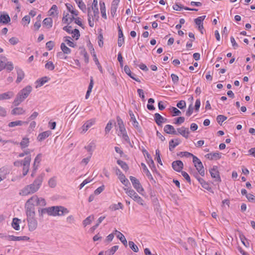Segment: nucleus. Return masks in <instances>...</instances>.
Masks as SVG:
<instances>
[{"label": "nucleus", "instance_id": "nucleus-21", "mask_svg": "<svg viewBox=\"0 0 255 255\" xmlns=\"http://www.w3.org/2000/svg\"><path fill=\"white\" fill-rule=\"evenodd\" d=\"M125 192L134 201L136 199V197L138 196V195L133 190L128 188H124Z\"/></svg>", "mask_w": 255, "mask_h": 255}, {"label": "nucleus", "instance_id": "nucleus-12", "mask_svg": "<svg viewBox=\"0 0 255 255\" xmlns=\"http://www.w3.org/2000/svg\"><path fill=\"white\" fill-rule=\"evenodd\" d=\"M129 115L130 117V121L132 122V126L137 130L139 132L142 131L141 128L139 126L138 123L137 122L135 116L131 111H129Z\"/></svg>", "mask_w": 255, "mask_h": 255}, {"label": "nucleus", "instance_id": "nucleus-29", "mask_svg": "<svg viewBox=\"0 0 255 255\" xmlns=\"http://www.w3.org/2000/svg\"><path fill=\"white\" fill-rule=\"evenodd\" d=\"M21 223V220L17 218H14L12 220L11 226L15 230L18 231L20 229L19 224Z\"/></svg>", "mask_w": 255, "mask_h": 255}, {"label": "nucleus", "instance_id": "nucleus-46", "mask_svg": "<svg viewBox=\"0 0 255 255\" xmlns=\"http://www.w3.org/2000/svg\"><path fill=\"white\" fill-rule=\"evenodd\" d=\"M117 163L121 167V168L125 171H127L128 169V164L121 160H118Z\"/></svg>", "mask_w": 255, "mask_h": 255}, {"label": "nucleus", "instance_id": "nucleus-30", "mask_svg": "<svg viewBox=\"0 0 255 255\" xmlns=\"http://www.w3.org/2000/svg\"><path fill=\"white\" fill-rule=\"evenodd\" d=\"M51 133V131L49 130L42 132L38 135L37 139L40 141H42L46 138L48 137Z\"/></svg>", "mask_w": 255, "mask_h": 255}, {"label": "nucleus", "instance_id": "nucleus-33", "mask_svg": "<svg viewBox=\"0 0 255 255\" xmlns=\"http://www.w3.org/2000/svg\"><path fill=\"white\" fill-rule=\"evenodd\" d=\"M10 20V17L7 14H2L0 15V22L3 24H6Z\"/></svg>", "mask_w": 255, "mask_h": 255}, {"label": "nucleus", "instance_id": "nucleus-36", "mask_svg": "<svg viewBox=\"0 0 255 255\" xmlns=\"http://www.w3.org/2000/svg\"><path fill=\"white\" fill-rule=\"evenodd\" d=\"M146 159L148 161V163L150 168L152 170L153 168H155L153 160H152L151 156L147 151H146Z\"/></svg>", "mask_w": 255, "mask_h": 255}, {"label": "nucleus", "instance_id": "nucleus-27", "mask_svg": "<svg viewBox=\"0 0 255 255\" xmlns=\"http://www.w3.org/2000/svg\"><path fill=\"white\" fill-rule=\"evenodd\" d=\"M29 238L27 236H20L17 237L14 236H8L7 240L9 241H22V240H28Z\"/></svg>", "mask_w": 255, "mask_h": 255}, {"label": "nucleus", "instance_id": "nucleus-28", "mask_svg": "<svg viewBox=\"0 0 255 255\" xmlns=\"http://www.w3.org/2000/svg\"><path fill=\"white\" fill-rule=\"evenodd\" d=\"M16 72H17V79L16 80V82L17 83H19L24 78L25 75H24V72L21 69H20L19 68H16Z\"/></svg>", "mask_w": 255, "mask_h": 255}, {"label": "nucleus", "instance_id": "nucleus-50", "mask_svg": "<svg viewBox=\"0 0 255 255\" xmlns=\"http://www.w3.org/2000/svg\"><path fill=\"white\" fill-rule=\"evenodd\" d=\"M93 57H94L93 60H94V62H95V64L97 65L99 71L101 72V73H103V69L98 61V59L97 57L95 52H94Z\"/></svg>", "mask_w": 255, "mask_h": 255}, {"label": "nucleus", "instance_id": "nucleus-26", "mask_svg": "<svg viewBox=\"0 0 255 255\" xmlns=\"http://www.w3.org/2000/svg\"><path fill=\"white\" fill-rule=\"evenodd\" d=\"M25 113V110L20 107L15 108L11 111V114L12 115H21L24 114Z\"/></svg>", "mask_w": 255, "mask_h": 255}, {"label": "nucleus", "instance_id": "nucleus-32", "mask_svg": "<svg viewBox=\"0 0 255 255\" xmlns=\"http://www.w3.org/2000/svg\"><path fill=\"white\" fill-rule=\"evenodd\" d=\"M206 16H201L195 18L194 19L195 23L198 25V28H203V21L204 20Z\"/></svg>", "mask_w": 255, "mask_h": 255}, {"label": "nucleus", "instance_id": "nucleus-39", "mask_svg": "<svg viewBox=\"0 0 255 255\" xmlns=\"http://www.w3.org/2000/svg\"><path fill=\"white\" fill-rule=\"evenodd\" d=\"M7 171L4 167L0 168V182L6 178Z\"/></svg>", "mask_w": 255, "mask_h": 255}, {"label": "nucleus", "instance_id": "nucleus-35", "mask_svg": "<svg viewBox=\"0 0 255 255\" xmlns=\"http://www.w3.org/2000/svg\"><path fill=\"white\" fill-rule=\"evenodd\" d=\"M49 80V78L46 76L43 77L41 78V79L38 80L36 81V83H37V86H36V88L40 87L43 85L45 83L47 82Z\"/></svg>", "mask_w": 255, "mask_h": 255}, {"label": "nucleus", "instance_id": "nucleus-48", "mask_svg": "<svg viewBox=\"0 0 255 255\" xmlns=\"http://www.w3.org/2000/svg\"><path fill=\"white\" fill-rule=\"evenodd\" d=\"M50 212V210H48V208L43 209L39 208L38 209L39 216L41 217H43V215L46 213H47L49 215V213Z\"/></svg>", "mask_w": 255, "mask_h": 255}, {"label": "nucleus", "instance_id": "nucleus-49", "mask_svg": "<svg viewBox=\"0 0 255 255\" xmlns=\"http://www.w3.org/2000/svg\"><path fill=\"white\" fill-rule=\"evenodd\" d=\"M94 219L93 215H91L86 218L83 221V225L85 227L91 224V222Z\"/></svg>", "mask_w": 255, "mask_h": 255}, {"label": "nucleus", "instance_id": "nucleus-52", "mask_svg": "<svg viewBox=\"0 0 255 255\" xmlns=\"http://www.w3.org/2000/svg\"><path fill=\"white\" fill-rule=\"evenodd\" d=\"M71 37L70 36H65L64 37V41L66 42L67 44L71 47H75L76 44L70 40Z\"/></svg>", "mask_w": 255, "mask_h": 255}, {"label": "nucleus", "instance_id": "nucleus-17", "mask_svg": "<svg viewBox=\"0 0 255 255\" xmlns=\"http://www.w3.org/2000/svg\"><path fill=\"white\" fill-rule=\"evenodd\" d=\"M164 131L167 134L175 135L178 134L174 128L170 125H167L164 126Z\"/></svg>", "mask_w": 255, "mask_h": 255}, {"label": "nucleus", "instance_id": "nucleus-43", "mask_svg": "<svg viewBox=\"0 0 255 255\" xmlns=\"http://www.w3.org/2000/svg\"><path fill=\"white\" fill-rule=\"evenodd\" d=\"M95 147V143L94 142H91L88 145L85 146L84 148L87 150V151L90 152V154L91 156Z\"/></svg>", "mask_w": 255, "mask_h": 255}, {"label": "nucleus", "instance_id": "nucleus-4", "mask_svg": "<svg viewBox=\"0 0 255 255\" xmlns=\"http://www.w3.org/2000/svg\"><path fill=\"white\" fill-rule=\"evenodd\" d=\"M48 210H50V213H49V216H62L64 214H68L69 210L63 207V206H52L48 207Z\"/></svg>", "mask_w": 255, "mask_h": 255}, {"label": "nucleus", "instance_id": "nucleus-5", "mask_svg": "<svg viewBox=\"0 0 255 255\" xmlns=\"http://www.w3.org/2000/svg\"><path fill=\"white\" fill-rule=\"evenodd\" d=\"M29 231H34L37 227L38 223L35 219V213L25 212Z\"/></svg>", "mask_w": 255, "mask_h": 255}, {"label": "nucleus", "instance_id": "nucleus-9", "mask_svg": "<svg viewBox=\"0 0 255 255\" xmlns=\"http://www.w3.org/2000/svg\"><path fill=\"white\" fill-rule=\"evenodd\" d=\"M210 173L211 177L215 179V181L220 182L221 181V177L217 166H214L210 170Z\"/></svg>", "mask_w": 255, "mask_h": 255}, {"label": "nucleus", "instance_id": "nucleus-19", "mask_svg": "<svg viewBox=\"0 0 255 255\" xmlns=\"http://www.w3.org/2000/svg\"><path fill=\"white\" fill-rule=\"evenodd\" d=\"M14 95V94L12 91H8L6 93H4L0 94V100H8L12 98Z\"/></svg>", "mask_w": 255, "mask_h": 255}, {"label": "nucleus", "instance_id": "nucleus-1", "mask_svg": "<svg viewBox=\"0 0 255 255\" xmlns=\"http://www.w3.org/2000/svg\"><path fill=\"white\" fill-rule=\"evenodd\" d=\"M43 178L44 174H41L38 175L32 183L25 186L20 191L19 195L21 196H27L36 192L42 185Z\"/></svg>", "mask_w": 255, "mask_h": 255}, {"label": "nucleus", "instance_id": "nucleus-62", "mask_svg": "<svg viewBox=\"0 0 255 255\" xmlns=\"http://www.w3.org/2000/svg\"><path fill=\"white\" fill-rule=\"evenodd\" d=\"M134 201H135L138 204H139L142 206H145V204L144 203V200L139 196L136 197V199L134 200Z\"/></svg>", "mask_w": 255, "mask_h": 255}, {"label": "nucleus", "instance_id": "nucleus-63", "mask_svg": "<svg viewBox=\"0 0 255 255\" xmlns=\"http://www.w3.org/2000/svg\"><path fill=\"white\" fill-rule=\"evenodd\" d=\"M71 33L73 34V35H72L73 37H76V40H77L80 36V32H79V30L77 29H74V30L72 31Z\"/></svg>", "mask_w": 255, "mask_h": 255}, {"label": "nucleus", "instance_id": "nucleus-41", "mask_svg": "<svg viewBox=\"0 0 255 255\" xmlns=\"http://www.w3.org/2000/svg\"><path fill=\"white\" fill-rule=\"evenodd\" d=\"M117 237L121 241V242L125 246H127V241L124 235L121 232H119L117 235Z\"/></svg>", "mask_w": 255, "mask_h": 255}, {"label": "nucleus", "instance_id": "nucleus-38", "mask_svg": "<svg viewBox=\"0 0 255 255\" xmlns=\"http://www.w3.org/2000/svg\"><path fill=\"white\" fill-rule=\"evenodd\" d=\"M43 23L47 28H50L52 26V19L50 17L46 18L43 20Z\"/></svg>", "mask_w": 255, "mask_h": 255}, {"label": "nucleus", "instance_id": "nucleus-42", "mask_svg": "<svg viewBox=\"0 0 255 255\" xmlns=\"http://www.w3.org/2000/svg\"><path fill=\"white\" fill-rule=\"evenodd\" d=\"M60 48L62 51V52L66 54H69L71 53V49L66 46L64 43H62L60 45Z\"/></svg>", "mask_w": 255, "mask_h": 255}, {"label": "nucleus", "instance_id": "nucleus-40", "mask_svg": "<svg viewBox=\"0 0 255 255\" xmlns=\"http://www.w3.org/2000/svg\"><path fill=\"white\" fill-rule=\"evenodd\" d=\"M141 166L143 167V170L146 176L150 180H153L152 175L147 169V167L144 163H141Z\"/></svg>", "mask_w": 255, "mask_h": 255}, {"label": "nucleus", "instance_id": "nucleus-54", "mask_svg": "<svg viewBox=\"0 0 255 255\" xmlns=\"http://www.w3.org/2000/svg\"><path fill=\"white\" fill-rule=\"evenodd\" d=\"M128 245H129V248L134 252H135V253L138 252V248L137 246L132 241H129L128 242Z\"/></svg>", "mask_w": 255, "mask_h": 255}, {"label": "nucleus", "instance_id": "nucleus-47", "mask_svg": "<svg viewBox=\"0 0 255 255\" xmlns=\"http://www.w3.org/2000/svg\"><path fill=\"white\" fill-rule=\"evenodd\" d=\"M118 6V4L112 3L111 7V14L113 17L116 14L117 9Z\"/></svg>", "mask_w": 255, "mask_h": 255}, {"label": "nucleus", "instance_id": "nucleus-10", "mask_svg": "<svg viewBox=\"0 0 255 255\" xmlns=\"http://www.w3.org/2000/svg\"><path fill=\"white\" fill-rule=\"evenodd\" d=\"M194 176L197 179L203 188L209 191H211V188L210 187L209 184L203 178H201L197 172L194 174Z\"/></svg>", "mask_w": 255, "mask_h": 255}, {"label": "nucleus", "instance_id": "nucleus-31", "mask_svg": "<svg viewBox=\"0 0 255 255\" xmlns=\"http://www.w3.org/2000/svg\"><path fill=\"white\" fill-rule=\"evenodd\" d=\"M124 43V34L120 27L119 26V38H118V46L121 47Z\"/></svg>", "mask_w": 255, "mask_h": 255}, {"label": "nucleus", "instance_id": "nucleus-24", "mask_svg": "<svg viewBox=\"0 0 255 255\" xmlns=\"http://www.w3.org/2000/svg\"><path fill=\"white\" fill-rule=\"evenodd\" d=\"M205 157L210 160H217L221 158V155L219 152H213L207 154Z\"/></svg>", "mask_w": 255, "mask_h": 255}, {"label": "nucleus", "instance_id": "nucleus-45", "mask_svg": "<svg viewBox=\"0 0 255 255\" xmlns=\"http://www.w3.org/2000/svg\"><path fill=\"white\" fill-rule=\"evenodd\" d=\"M119 249L118 246H115L105 252V255H113Z\"/></svg>", "mask_w": 255, "mask_h": 255}, {"label": "nucleus", "instance_id": "nucleus-37", "mask_svg": "<svg viewBox=\"0 0 255 255\" xmlns=\"http://www.w3.org/2000/svg\"><path fill=\"white\" fill-rule=\"evenodd\" d=\"M19 144H20L21 149L27 147L29 144V138L27 137H23Z\"/></svg>", "mask_w": 255, "mask_h": 255}, {"label": "nucleus", "instance_id": "nucleus-7", "mask_svg": "<svg viewBox=\"0 0 255 255\" xmlns=\"http://www.w3.org/2000/svg\"><path fill=\"white\" fill-rule=\"evenodd\" d=\"M31 160V156H26L24 159H23L22 166V175L23 177L25 176L28 172L29 169L30 164Z\"/></svg>", "mask_w": 255, "mask_h": 255}, {"label": "nucleus", "instance_id": "nucleus-59", "mask_svg": "<svg viewBox=\"0 0 255 255\" xmlns=\"http://www.w3.org/2000/svg\"><path fill=\"white\" fill-rule=\"evenodd\" d=\"M45 68L50 71L53 70L55 68V66L52 61H48L45 66Z\"/></svg>", "mask_w": 255, "mask_h": 255}, {"label": "nucleus", "instance_id": "nucleus-15", "mask_svg": "<svg viewBox=\"0 0 255 255\" xmlns=\"http://www.w3.org/2000/svg\"><path fill=\"white\" fill-rule=\"evenodd\" d=\"M154 120L156 124L159 126H161L162 123H165L167 121L166 118H163L158 113L155 114Z\"/></svg>", "mask_w": 255, "mask_h": 255}, {"label": "nucleus", "instance_id": "nucleus-60", "mask_svg": "<svg viewBox=\"0 0 255 255\" xmlns=\"http://www.w3.org/2000/svg\"><path fill=\"white\" fill-rule=\"evenodd\" d=\"M30 18L29 15H25L22 19V24L24 25H27L29 23Z\"/></svg>", "mask_w": 255, "mask_h": 255}, {"label": "nucleus", "instance_id": "nucleus-13", "mask_svg": "<svg viewBox=\"0 0 255 255\" xmlns=\"http://www.w3.org/2000/svg\"><path fill=\"white\" fill-rule=\"evenodd\" d=\"M92 10L94 13V19H96L98 20L99 16V9L98 7V0H93V2L92 3V7L91 8V10Z\"/></svg>", "mask_w": 255, "mask_h": 255}, {"label": "nucleus", "instance_id": "nucleus-6", "mask_svg": "<svg viewBox=\"0 0 255 255\" xmlns=\"http://www.w3.org/2000/svg\"><path fill=\"white\" fill-rule=\"evenodd\" d=\"M193 162L196 169L202 176L205 175V170L201 160L196 156H193Z\"/></svg>", "mask_w": 255, "mask_h": 255}, {"label": "nucleus", "instance_id": "nucleus-44", "mask_svg": "<svg viewBox=\"0 0 255 255\" xmlns=\"http://www.w3.org/2000/svg\"><path fill=\"white\" fill-rule=\"evenodd\" d=\"M80 48L81 49V51H80V54H81V55H83L85 62L86 63H88L89 62V56L88 55V53L86 52L85 48Z\"/></svg>", "mask_w": 255, "mask_h": 255}, {"label": "nucleus", "instance_id": "nucleus-8", "mask_svg": "<svg viewBox=\"0 0 255 255\" xmlns=\"http://www.w3.org/2000/svg\"><path fill=\"white\" fill-rule=\"evenodd\" d=\"M129 179L132 184L133 187L136 190V191L141 193L143 191V188L142 187L139 180L135 177L130 176Z\"/></svg>", "mask_w": 255, "mask_h": 255}, {"label": "nucleus", "instance_id": "nucleus-51", "mask_svg": "<svg viewBox=\"0 0 255 255\" xmlns=\"http://www.w3.org/2000/svg\"><path fill=\"white\" fill-rule=\"evenodd\" d=\"M110 208L114 211L119 210V209H123V205L121 202H119L117 204H113L110 206Z\"/></svg>", "mask_w": 255, "mask_h": 255}, {"label": "nucleus", "instance_id": "nucleus-23", "mask_svg": "<svg viewBox=\"0 0 255 255\" xmlns=\"http://www.w3.org/2000/svg\"><path fill=\"white\" fill-rule=\"evenodd\" d=\"M94 14H91V8H88V21L89 24V26L91 27H93L94 26V20H96V19H94Z\"/></svg>", "mask_w": 255, "mask_h": 255}, {"label": "nucleus", "instance_id": "nucleus-14", "mask_svg": "<svg viewBox=\"0 0 255 255\" xmlns=\"http://www.w3.org/2000/svg\"><path fill=\"white\" fill-rule=\"evenodd\" d=\"M173 169L177 172H180L183 168V163L180 160L174 161L172 163Z\"/></svg>", "mask_w": 255, "mask_h": 255}, {"label": "nucleus", "instance_id": "nucleus-18", "mask_svg": "<svg viewBox=\"0 0 255 255\" xmlns=\"http://www.w3.org/2000/svg\"><path fill=\"white\" fill-rule=\"evenodd\" d=\"M124 71L125 72V73L128 75L131 78H132L133 80L138 82H140V81L139 80V79L138 78H136L135 77V74H133V73H132L131 72V71L130 70V68L128 66V65H126L125 67H124Z\"/></svg>", "mask_w": 255, "mask_h": 255}, {"label": "nucleus", "instance_id": "nucleus-2", "mask_svg": "<svg viewBox=\"0 0 255 255\" xmlns=\"http://www.w3.org/2000/svg\"><path fill=\"white\" fill-rule=\"evenodd\" d=\"M46 204L45 200L41 197H38L37 195H33L27 200L25 204V212L35 213V206H45Z\"/></svg>", "mask_w": 255, "mask_h": 255}, {"label": "nucleus", "instance_id": "nucleus-53", "mask_svg": "<svg viewBox=\"0 0 255 255\" xmlns=\"http://www.w3.org/2000/svg\"><path fill=\"white\" fill-rule=\"evenodd\" d=\"M32 151V150L29 149H26L25 150L23 151V152L19 153L18 155V157H22L24 156H31V152Z\"/></svg>", "mask_w": 255, "mask_h": 255}, {"label": "nucleus", "instance_id": "nucleus-58", "mask_svg": "<svg viewBox=\"0 0 255 255\" xmlns=\"http://www.w3.org/2000/svg\"><path fill=\"white\" fill-rule=\"evenodd\" d=\"M4 69H6L8 71H11L13 69V64L10 61H7L5 64H4Z\"/></svg>", "mask_w": 255, "mask_h": 255}, {"label": "nucleus", "instance_id": "nucleus-34", "mask_svg": "<svg viewBox=\"0 0 255 255\" xmlns=\"http://www.w3.org/2000/svg\"><path fill=\"white\" fill-rule=\"evenodd\" d=\"M100 10H101L102 16L104 18L107 19V15H106V6H105V2L103 1H100Z\"/></svg>", "mask_w": 255, "mask_h": 255}, {"label": "nucleus", "instance_id": "nucleus-64", "mask_svg": "<svg viewBox=\"0 0 255 255\" xmlns=\"http://www.w3.org/2000/svg\"><path fill=\"white\" fill-rule=\"evenodd\" d=\"M98 45H99V46L100 47H103V46L104 45V42H103V34L102 33H100L99 35V36L98 37Z\"/></svg>", "mask_w": 255, "mask_h": 255}, {"label": "nucleus", "instance_id": "nucleus-3", "mask_svg": "<svg viewBox=\"0 0 255 255\" xmlns=\"http://www.w3.org/2000/svg\"><path fill=\"white\" fill-rule=\"evenodd\" d=\"M32 91L31 86L28 85L20 90L17 94L13 104L14 106H18L22 103L29 95Z\"/></svg>", "mask_w": 255, "mask_h": 255}, {"label": "nucleus", "instance_id": "nucleus-22", "mask_svg": "<svg viewBox=\"0 0 255 255\" xmlns=\"http://www.w3.org/2000/svg\"><path fill=\"white\" fill-rule=\"evenodd\" d=\"M177 129L178 133L181 134L186 138L188 137V134L189 133L188 128H186L184 127H182L181 128H178Z\"/></svg>", "mask_w": 255, "mask_h": 255}, {"label": "nucleus", "instance_id": "nucleus-56", "mask_svg": "<svg viewBox=\"0 0 255 255\" xmlns=\"http://www.w3.org/2000/svg\"><path fill=\"white\" fill-rule=\"evenodd\" d=\"M79 6V7L84 12H85L86 11V6L85 3L82 1V0L76 2Z\"/></svg>", "mask_w": 255, "mask_h": 255}, {"label": "nucleus", "instance_id": "nucleus-20", "mask_svg": "<svg viewBox=\"0 0 255 255\" xmlns=\"http://www.w3.org/2000/svg\"><path fill=\"white\" fill-rule=\"evenodd\" d=\"M28 122H24L22 121H16L14 122H11L8 123V127L9 128H13L16 126H21L23 125H27Z\"/></svg>", "mask_w": 255, "mask_h": 255}, {"label": "nucleus", "instance_id": "nucleus-55", "mask_svg": "<svg viewBox=\"0 0 255 255\" xmlns=\"http://www.w3.org/2000/svg\"><path fill=\"white\" fill-rule=\"evenodd\" d=\"M227 119V117L224 116V115H218L217 117V122L218 123V124L219 125H220L221 126H222V123L223 122H224L225 120H226V119Z\"/></svg>", "mask_w": 255, "mask_h": 255}, {"label": "nucleus", "instance_id": "nucleus-25", "mask_svg": "<svg viewBox=\"0 0 255 255\" xmlns=\"http://www.w3.org/2000/svg\"><path fill=\"white\" fill-rule=\"evenodd\" d=\"M180 143V140L179 139H171L169 142V149L170 151H172L173 149Z\"/></svg>", "mask_w": 255, "mask_h": 255}, {"label": "nucleus", "instance_id": "nucleus-16", "mask_svg": "<svg viewBox=\"0 0 255 255\" xmlns=\"http://www.w3.org/2000/svg\"><path fill=\"white\" fill-rule=\"evenodd\" d=\"M95 119H90L87 121L82 126V130L83 131L85 132L86 131L88 130L89 128H90L93 125H94L95 123Z\"/></svg>", "mask_w": 255, "mask_h": 255}, {"label": "nucleus", "instance_id": "nucleus-11", "mask_svg": "<svg viewBox=\"0 0 255 255\" xmlns=\"http://www.w3.org/2000/svg\"><path fill=\"white\" fill-rule=\"evenodd\" d=\"M116 173L117 175L119 176V179L121 182L126 186H127L129 184L128 180L126 178L125 175L118 167L116 168Z\"/></svg>", "mask_w": 255, "mask_h": 255}, {"label": "nucleus", "instance_id": "nucleus-61", "mask_svg": "<svg viewBox=\"0 0 255 255\" xmlns=\"http://www.w3.org/2000/svg\"><path fill=\"white\" fill-rule=\"evenodd\" d=\"M7 115V112L4 107L0 106V117H5Z\"/></svg>", "mask_w": 255, "mask_h": 255}, {"label": "nucleus", "instance_id": "nucleus-57", "mask_svg": "<svg viewBox=\"0 0 255 255\" xmlns=\"http://www.w3.org/2000/svg\"><path fill=\"white\" fill-rule=\"evenodd\" d=\"M56 184L55 177L51 178L48 181V185L51 188H54L56 186Z\"/></svg>", "mask_w": 255, "mask_h": 255}]
</instances>
